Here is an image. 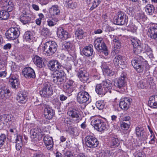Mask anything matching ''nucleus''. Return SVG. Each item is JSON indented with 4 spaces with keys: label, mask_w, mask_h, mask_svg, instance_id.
Segmentation results:
<instances>
[{
    "label": "nucleus",
    "mask_w": 157,
    "mask_h": 157,
    "mask_svg": "<svg viewBox=\"0 0 157 157\" xmlns=\"http://www.w3.org/2000/svg\"><path fill=\"white\" fill-rule=\"evenodd\" d=\"M119 144L120 142L117 138L113 137L111 140L109 144L110 147L114 148L118 147Z\"/></svg>",
    "instance_id": "32"
},
{
    "label": "nucleus",
    "mask_w": 157,
    "mask_h": 157,
    "mask_svg": "<svg viewBox=\"0 0 157 157\" xmlns=\"http://www.w3.org/2000/svg\"><path fill=\"white\" fill-rule=\"evenodd\" d=\"M75 86V83L74 81L69 79L63 86V90L68 94H71L74 89Z\"/></svg>",
    "instance_id": "10"
},
{
    "label": "nucleus",
    "mask_w": 157,
    "mask_h": 157,
    "mask_svg": "<svg viewBox=\"0 0 157 157\" xmlns=\"http://www.w3.org/2000/svg\"><path fill=\"white\" fill-rule=\"evenodd\" d=\"M19 19L24 24L28 23L31 20V17L26 14L25 11L21 15Z\"/></svg>",
    "instance_id": "30"
},
{
    "label": "nucleus",
    "mask_w": 157,
    "mask_h": 157,
    "mask_svg": "<svg viewBox=\"0 0 157 157\" xmlns=\"http://www.w3.org/2000/svg\"><path fill=\"white\" fill-rule=\"evenodd\" d=\"M33 60L34 63L37 67L40 68L43 67L44 62L41 57L37 55H35L33 58Z\"/></svg>",
    "instance_id": "24"
},
{
    "label": "nucleus",
    "mask_w": 157,
    "mask_h": 157,
    "mask_svg": "<svg viewBox=\"0 0 157 157\" xmlns=\"http://www.w3.org/2000/svg\"><path fill=\"white\" fill-rule=\"evenodd\" d=\"M43 141L45 146L48 150L51 151L53 150L54 142L52 137L46 136L44 138Z\"/></svg>",
    "instance_id": "16"
},
{
    "label": "nucleus",
    "mask_w": 157,
    "mask_h": 157,
    "mask_svg": "<svg viewBox=\"0 0 157 157\" xmlns=\"http://www.w3.org/2000/svg\"><path fill=\"white\" fill-rule=\"evenodd\" d=\"M49 11L50 15L54 17L59 15L60 13V10L57 5L52 6L49 9Z\"/></svg>",
    "instance_id": "27"
},
{
    "label": "nucleus",
    "mask_w": 157,
    "mask_h": 157,
    "mask_svg": "<svg viewBox=\"0 0 157 157\" xmlns=\"http://www.w3.org/2000/svg\"><path fill=\"white\" fill-rule=\"evenodd\" d=\"M78 76L80 80L83 83L89 82H88L89 79L88 75L85 71L79 70L78 73Z\"/></svg>",
    "instance_id": "20"
},
{
    "label": "nucleus",
    "mask_w": 157,
    "mask_h": 157,
    "mask_svg": "<svg viewBox=\"0 0 157 157\" xmlns=\"http://www.w3.org/2000/svg\"><path fill=\"white\" fill-rule=\"evenodd\" d=\"M54 75L52 78V81L56 85H59L65 81L66 76L63 69L55 71Z\"/></svg>",
    "instance_id": "2"
},
{
    "label": "nucleus",
    "mask_w": 157,
    "mask_h": 157,
    "mask_svg": "<svg viewBox=\"0 0 157 157\" xmlns=\"http://www.w3.org/2000/svg\"><path fill=\"white\" fill-rule=\"evenodd\" d=\"M137 86L139 88L144 89L148 87L149 85L148 84L146 80H142L139 82L137 83Z\"/></svg>",
    "instance_id": "39"
},
{
    "label": "nucleus",
    "mask_w": 157,
    "mask_h": 157,
    "mask_svg": "<svg viewBox=\"0 0 157 157\" xmlns=\"http://www.w3.org/2000/svg\"><path fill=\"white\" fill-rule=\"evenodd\" d=\"M103 121L100 119L94 118L93 119L91 122V124L96 129V128L99 124H101Z\"/></svg>",
    "instance_id": "43"
},
{
    "label": "nucleus",
    "mask_w": 157,
    "mask_h": 157,
    "mask_svg": "<svg viewBox=\"0 0 157 157\" xmlns=\"http://www.w3.org/2000/svg\"><path fill=\"white\" fill-rule=\"evenodd\" d=\"M67 114L76 123L78 122L80 117V114L78 111L76 109L71 108H69L68 110Z\"/></svg>",
    "instance_id": "12"
},
{
    "label": "nucleus",
    "mask_w": 157,
    "mask_h": 157,
    "mask_svg": "<svg viewBox=\"0 0 157 157\" xmlns=\"http://www.w3.org/2000/svg\"><path fill=\"white\" fill-rule=\"evenodd\" d=\"M144 131V128L141 126H138L136 127L135 129V131L137 136L138 137L140 135H141V134Z\"/></svg>",
    "instance_id": "47"
},
{
    "label": "nucleus",
    "mask_w": 157,
    "mask_h": 157,
    "mask_svg": "<svg viewBox=\"0 0 157 157\" xmlns=\"http://www.w3.org/2000/svg\"><path fill=\"white\" fill-rule=\"evenodd\" d=\"M101 0H94L92 3V5L90 8V10H92L96 8L101 2Z\"/></svg>",
    "instance_id": "49"
},
{
    "label": "nucleus",
    "mask_w": 157,
    "mask_h": 157,
    "mask_svg": "<svg viewBox=\"0 0 157 157\" xmlns=\"http://www.w3.org/2000/svg\"><path fill=\"white\" fill-rule=\"evenodd\" d=\"M131 41L133 48L136 47L137 45H139L142 44L140 41L136 37L131 38Z\"/></svg>",
    "instance_id": "45"
},
{
    "label": "nucleus",
    "mask_w": 157,
    "mask_h": 157,
    "mask_svg": "<svg viewBox=\"0 0 157 157\" xmlns=\"http://www.w3.org/2000/svg\"><path fill=\"white\" fill-rule=\"evenodd\" d=\"M40 133V130L38 128H34L31 129L30 131L31 137L32 139L36 138L37 136Z\"/></svg>",
    "instance_id": "35"
},
{
    "label": "nucleus",
    "mask_w": 157,
    "mask_h": 157,
    "mask_svg": "<svg viewBox=\"0 0 157 157\" xmlns=\"http://www.w3.org/2000/svg\"><path fill=\"white\" fill-rule=\"evenodd\" d=\"M148 33L150 34L151 38L157 40V26H151L148 29Z\"/></svg>",
    "instance_id": "25"
},
{
    "label": "nucleus",
    "mask_w": 157,
    "mask_h": 157,
    "mask_svg": "<svg viewBox=\"0 0 157 157\" xmlns=\"http://www.w3.org/2000/svg\"><path fill=\"white\" fill-rule=\"evenodd\" d=\"M104 104L103 101H97L96 103V107L99 110H102L104 107Z\"/></svg>",
    "instance_id": "50"
},
{
    "label": "nucleus",
    "mask_w": 157,
    "mask_h": 157,
    "mask_svg": "<svg viewBox=\"0 0 157 157\" xmlns=\"http://www.w3.org/2000/svg\"><path fill=\"white\" fill-rule=\"evenodd\" d=\"M27 93L25 90L19 91L17 94V99L19 103L24 104L27 101Z\"/></svg>",
    "instance_id": "17"
},
{
    "label": "nucleus",
    "mask_w": 157,
    "mask_h": 157,
    "mask_svg": "<svg viewBox=\"0 0 157 157\" xmlns=\"http://www.w3.org/2000/svg\"><path fill=\"white\" fill-rule=\"evenodd\" d=\"M42 97H49L53 94V91L50 83L48 82L44 83L42 88L40 92Z\"/></svg>",
    "instance_id": "6"
},
{
    "label": "nucleus",
    "mask_w": 157,
    "mask_h": 157,
    "mask_svg": "<svg viewBox=\"0 0 157 157\" xmlns=\"http://www.w3.org/2000/svg\"><path fill=\"white\" fill-rule=\"evenodd\" d=\"M101 44H99L97 46L98 47H95V48L99 52H103L104 55L107 56L108 55L109 53L106 45L104 41L102 42Z\"/></svg>",
    "instance_id": "28"
},
{
    "label": "nucleus",
    "mask_w": 157,
    "mask_h": 157,
    "mask_svg": "<svg viewBox=\"0 0 157 157\" xmlns=\"http://www.w3.org/2000/svg\"><path fill=\"white\" fill-rule=\"evenodd\" d=\"M2 122L4 124V122H7V114H4L1 115Z\"/></svg>",
    "instance_id": "63"
},
{
    "label": "nucleus",
    "mask_w": 157,
    "mask_h": 157,
    "mask_svg": "<svg viewBox=\"0 0 157 157\" xmlns=\"http://www.w3.org/2000/svg\"><path fill=\"white\" fill-rule=\"evenodd\" d=\"M103 72H104L108 75L110 76H113L114 74V72L110 70L109 68Z\"/></svg>",
    "instance_id": "61"
},
{
    "label": "nucleus",
    "mask_w": 157,
    "mask_h": 157,
    "mask_svg": "<svg viewBox=\"0 0 157 157\" xmlns=\"http://www.w3.org/2000/svg\"><path fill=\"white\" fill-rule=\"evenodd\" d=\"M126 76L122 74L121 77L115 80L114 85L117 88L122 89L126 85Z\"/></svg>",
    "instance_id": "8"
},
{
    "label": "nucleus",
    "mask_w": 157,
    "mask_h": 157,
    "mask_svg": "<svg viewBox=\"0 0 157 157\" xmlns=\"http://www.w3.org/2000/svg\"><path fill=\"white\" fill-rule=\"evenodd\" d=\"M148 105L151 107L157 108V95H154L149 98Z\"/></svg>",
    "instance_id": "26"
},
{
    "label": "nucleus",
    "mask_w": 157,
    "mask_h": 157,
    "mask_svg": "<svg viewBox=\"0 0 157 157\" xmlns=\"http://www.w3.org/2000/svg\"><path fill=\"white\" fill-rule=\"evenodd\" d=\"M128 17L123 12H118L114 19V23L118 25H127Z\"/></svg>",
    "instance_id": "5"
},
{
    "label": "nucleus",
    "mask_w": 157,
    "mask_h": 157,
    "mask_svg": "<svg viewBox=\"0 0 157 157\" xmlns=\"http://www.w3.org/2000/svg\"><path fill=\"white\" fill-rule=\"evenodd\" d=\"M150 50V48L148 45L143 44H141L133 48V51L136 54H140L142 52H148Z\"/></svg>",
    "instance_id": "14"
},
{
    "label": "nucleus",
    "mask_w": 157,
    "mask_h": 157,
    "mask_svg": "<svg viewBox=\"0 0 157 157\" xmlns=\"http://www.w3.org/2000/svg\"><path fill=\"white\" fill-rule=\"evenodd\" d=\"M14 5L12 2H10V3L7 4V5L5 6H4L2 7L3 9L5 11H7V12L11 11L13 8Z\"/></svg>",
    "instance_id": "41"
},
{
    "label": "nucleus",
    "mask_w": 157,
    "mask_h": 157,
    "mask_svg": "<svg viewBox=\"0 0 157 157\" xmlns=\"http://www.w3.org/2000/svg\"><path fill=\"white\" fill-rule=\"evenodd\" d=\"M6 138V136L4 134H2L0 136V148L5 143Z\"/></svg>",
    "instance_id": "54"
},
{
    "label": "nucleus",
    "mask_w": 157,
    "mask_h": 157,
    "mask_svg": "<svg viewBox=\"0 0 157 157\" xmlns=\"http://www.w3.org/2000/svg\"><path fill=\"white\" fill-rule=\"evenodd\" d=\"M10 82L12 87L15 89H17L18 87L20 82L18 79L15 76H12L10 79Z\"/></svg>",
    "instance_id": "29"
},
{
    "label": "nucleus",
    "mask_w": 157,
    "mask_h": 157,
    "mask_svg": "<svg viewBox=\"0 0 157 157\" xmlns=\"http://www.w3.org/2000/svg\"><path fill=\"white\" fill-rule=\"evenodd\" d=\"M59 20L58 18H52L51 20L48 19L47 21V24L50 27H52L57 24Z\"/></svg>",
    "instance_id": "40"
},
{
    "label": "nucleus",
    "mask_w": 157,
    "mask_h": 157,
    "mask_svg": "<svg viewBox=\"0 0 157 157\" xmlns=\"http://www.w3.org/2000/svg\"><path fill=\"white\" fill-rule=\"evenodd\" d=\"M32 157H46L44 154L41 152H35L33 154Z\"/></svg>",
    "instance_id": "58"
},
{
    "label": "nucleus",
    "mask_w": 157,
    "mask_h": 157,
    "mask_svg": "<svg viewBox=\"0 0 157 157\" xmlns=\"http://www.w3.org/2000/svg\"><path fill=\"white\" fill-rule=\"evenodd\" d=\"M50 69L52 71H56L57 70H62L64 68L60 63L57 60L52 59L50 60L48 64Z\"/></svg>",
    "instance_id": "11"
},
{
    "label": "nucleus",
    "mask_w": 157,
    "mask_h": 157,
    "mask_svg": "<svg viewBox=\"0 0 157 157\" xmlns=\"http://www.w3.org/2000/svg\"><path fill=\"white\" fill-rule=\"evenodd\" d=\"M102 84L105 90L106 91V92L111 88V81L108 79H106L105 81H103Z\"/></svg>",
    "instance_id": "33"
},
{
    "label": "nucleus",
    "mask_w": 157,
    "mask_h": 157,
    "mask_svg": "<svg viewBox=\"0 0 157 157\" xmlns=\"http://www.w3.org/2000/svg\"><path fill=\"white\" fill-rule=\"evenodd\" d=\"M22 136L20 135H17V140L19 142V143L16 144V148L18 151L20 150L22 146Z\"/></svg>",
    "instance_id": "42"
},
{
    "label": "nucleus",
    "mask_w": 157,
    "mask_h": 157,
    "mask_svg": "<svg viewBox=\"0 0 157 157\" xmlns=\"http://www.w3.org/2000/svg\"><path fill=\"white\" fill-rule=\"evenodd\" d=\"M155 8L153 5L150 4H148L145 7L146 12L150 15L152 14L154 12Z\"/></svg>",
    "instance_id": "37"
},
{
    "label": "nucleus",
    "mask_w": 157,
    "mask_h": 157,
    "mask_svg": "<svg viewBox=\"0 0 157 157\" xmlns=\"http://www.w3.org/2000/svg\"><path fill=\"white\" fill-rule=\"evenodd\" d=\"M22 72V74L27 78H34L36 77L35 71L31 67H28L24 68Z\"/></svg>",
    "instance_id": "13"
},
{
    "label": "nucleus",
    "mask_w": 157,
    "mask_h": 157,
    "mask_svg": "<svg viewBox=\"0 0 157 157\" xmlns=\"http://www.w3.org/2000/svg\"><path fill=\"white\" fill-rule=\"evenodd\" d=\"M72 152L70 151H67L64 153V157H73Z\"/></svg>",
    "instance_id": "59"
},
{
    "label": "nucleus",
    "mask_w": 157,
    "mask_h": 157,
    "mask_svg": "<svg viewBox=\"0 0 157 157\" xmlns=\"http://www.w3.org/2000/svg\"><path fill=\"white\" fill-rule=\"evenodd\" d=\"M113 41L115 48L117 49L120 48L121 46V44L119 38L116 36L114 39H113Z\"/></svg>",
    "instance_id": "44"
},
{
    "label": "nucleus",
    "mask_w": 157,
    "mask_h": 157,
    "mask_svg": "<svg viewBox=\"0 0 157 157\" xmlns=\"http://www.w3.org/2000/svg\"><path fill=\"white\" fill-rule=\"evenodd\" d=\"M20 34V31L17 28H11L9 29L5 33L7 39L12 40L17 38Z\"/></svg>",
    "instance_id": "7"
},
{
    "label": "nucleus",
    "mask_w": 157,
    "mask_h": 157,
    "mask_svg": "<svg viewBox=\"0 0 157 157\" xmlns=\"http://www.w3.org/2000/svg\"><path fill=\"white\" fill-rule=\"evenodd\" d=\"M147 63L141 56H139L137 58L132 61V64L138 72H142L144 70V64Z\"/></svg>",
    "instance_id": "4"
},
{
    "label": "nucleus",
    "mask_w": 157,
    "mask_h": 157,
    "mask_svg": "<svg viewBox=\"0 0 157 157\" xmlns=\"http://www.w3.org/2000/svg\"><path fill=\"white\" fill-rule=\"evenodd\" d=\"M12 1L11 0H1L0 3L2 7H3L7 5V4L10 3V2Z\"/></svg>",
    "instance_id": "60"
},
{
    "label": "nucleus",
    "mask_w": 157,
    "mask_h": 157,
    "mask_svg": "<svg viewBox=\"0 0 157 157\" xmlns=\"http://www.w3.org/2000/svg\"><path fill=\"white\" fill-rule=\"evenodd\" d=\"M148 133L147 132L144 131L138 137L142 140H146L147 138Z\"/></svg>",
    "instance_id": "52"
},
{
    "label": "nucleus",
    "mask_w": 157,
    "mask_h": 157,
    "mask_svg": "<svg viewBox=\"0 0 157 157\" xmlns=\"http://www.w3.org/2000/svg\"><path fill=\"white\" fill-rule=\"evenodd\" d=\"M65 4L68 7L71 8H73L75 7L73 3L72 0H63Z\"/></svg>",
    "instance_id": "56"
},
{
    "label": "nucleus",
    "mask_w": 157,
    "mask_h": 157,
    "mask_svg": "<svg viewBox=\"0 0 157 157\" xmlns=\"http://www.w3.org/2000/svg\"><path fill=\"white\" fill-rule=\"evenodd\" d=\"M85 86L81 85L80 87L81 89L82 90L80 91L78 93L77 96V101L80 104L86 103L89 101V95L88 92L83 90L85 89Z\"/></svg>",
    "instance_id": "3"
},
{
    "label": "nucleus",
    "mask_w": 157,
    "mask_h": 157,
    "mask_svg": "<svg viewBox=\"0 0 157 157\" xmlns=\"http://www.w3.org/2000/svg\"><path fill=\"white\" fill-rule=\"evenodd\" d=\"M85 142L86 145L90 148H94L98 146V140L94 137L87 136L85 138Z\"/></svg>",
    "instance_id": "9"
},
{
    "label": "nucleus",
    "mask_w": 157,
    "mask_h": 157,
    "mask_svg": "<svg viewBox=\"0 0 157 157\" xmlns=\"http://www.w3.org/2000/svg\"><path fill=\"white\" fill-rule=\"evenodd\" d=\"M83 35V33L82 30L80 28H78L76 31L75 33V36L78 39H81L82 38Z\"/></svg>",
    "instance_id": "46"
},
{
    "label": "nucleus",
    "mask_w": 157,
    "mask_h": 157,
    "mask_svg": "<svg viewBox=\"0 0 157 157\" xmlns=\"http://www.w3.org/2000/svg\"><path fill=\"white\" fill-rule=\"evenodd\" d=\"M126 63L125 57L120 55L116 56L113 59V63L115 66L125 65Z\"/></svg>",
    "instance_id": "21"
},
{
    "label": "nucleus",
    "mask_w": 157,
    "mask_h": 157,
    "mask_svg": "<svg viewBox=\"0 0 157 157\" xmlns=\"http://www.w3.org/2000/svg\"><path fill=\"white\" fill-rule=\"evenodd\" d=\"M103 41L102 39L101 38H97L94 41V47H98V46L99 44H101V43Z\"/></svg>",
    "instance_id": "55"
},
{
    "label": "nucleus",
    "mask_w": 157,
    "mask_h": 157,
    "mask_svg": "<svg viewBox=\"0 0 157 157\" xmlns=\"http://www.w3.org/2000/svg\"><path fill=\"white\" fill-rule=\"evenodd\" d=\"M105 124L104 122H102L96 128V129L99 131L101 132L105 130Z\"/></svg>",
    "instance_id": "51"
},
{
    "label": "nucleus",
    "mask_w": 157,
    "mask_h": 157,
    "mask_svg": "<svg viewBox=\"0 0 157 157\" xmlns=\"http://www.w3.org/2000/svg\"><path fill=\"white\" fill-rule=\"evenodd\" d=\"M72 47V44L69 42L65 41L62 44V49H66L67 51H69L71 50Z\"/></svg>",
    "instance_id": "36"
},
{
    "label": "nucleus",
    "mask_w": 157,
    "mask_h": 157,
    "mask_svg": "<svg viewBox=\"0 0 157 157\" xmlns=\"http://www.w3.org/2000/svg\"><path fill=\"white\" fill-rule=\"evenodd\" d=\"M132 101V99L128 97H125L122 99L120 102L119 106L122 109L127 110Z\"/></svg>",
    "instance_id": "15"
},
{
    "label": "nucleus",
    "mask_w": 157,
    "mask_h": 157,
    "mask_svg": "<svg viewBox=\"0 0 157 157\" xmlns=\"http://www.w3.org/2000/svg\"><path fill=\"white\" fill-rule=\"evenodd\" d=\"M93 53V45L92 44H90L88 46L85 47L81 52V53H82L85 56L87 57L91 56Z\"/></svg>",
    "instance_id": "23"
},
{
    "label": "nucleus",
    "mask_w": 157,
    "mask_h": 157,
    "mask_svg": "<svg viewBox=\"0 0 157 157\" xmlns=\"http://www.w3.org/2000/svg\"><path fill=\"white\" fill-rule=\"evenodd\" d=\"M127 13L130 16H133L135 13V9L134 7H131L127 8L126 11Z\"/></svg>",
    "instance_id": "53"
},
{
    "label": "nucleus",
    "mask_w": 157,
    "mask_h": 157,
    "mask_svg": "<svg viewBox=\"0 0 157 157\" xmlns=\"http://www.w3.org/2000/svg\"><path fill=\"white\" fill-rule=\"evenodd\" d=\"M10 91L6 87H1L0 88V98L6 100L11 96Z\"/></svg>",
    "instance_id": "19"
},
{
    "label": "nucleus",
    "mask_w": 157,
    "mask_h": 157,
    "mask_svg": "<svg viewBox=\"0 0 157 157\" xmlns=\"http://www.w3.org/2000/svg\"><path fill=\"white\" fill-rule=\"evenodd\" d=\"M23 37L26 41L29 42L32 41L33 38L32 33L30 31L26 32L24 35Z\"/></svg>",
    "instance_id": "34"
},
{
    "label": "nucleus",
    "mask_w": 157,
    "mask_h": 157,
    "mask_svg": "<svg viewBox=\"0 0 157 157\" xmlns=\"http://www.w3.org/2000/svg\"><path fill=\"white\" fill-rule=\"evenodd\" d=\"M57 35L59 37L63 40L67 39L70 36L68 33L63 30L62 28L59 27L58 29Z\"/></svg>",
    "instance_id": "22"
},
{
    "label": "nucleus",
    "mask_w": 157,
    "mask_h": 157,
    "mask_svg": "<svg viewBox=\"0 0 157 157\" xmlns=\"http://www.w3.org/2000/svg\"><path fill=\"white\" fill-rule=\"evenodd\" d=\"M6 64V60L3 59L0 56V65L5 66Z\"/></svg>",
    "instance_id": "64"
},
{
    "label": "nucleus",
    "mask_w": 157,
    "mask_h": 157,
    "mask_svg": "<svg viewBox=\"0 0 157 157\" xmlns=\"http://www.w3.org/2000/svg\"><path fill=\"white\" fill-rule=\"evenodd\" d=\"M10 14L8 12L4 10H0V20H6L9 17Z\"/></svg>",
    "instance_id": "38"
},
{
    "label": "nucleus",
    "mask_w": 157,
    "mask_h": 157,
    "mask_svg": "<svg viewBox=\"0 0 157 157\" xmlns=\"http://www.w3.org/2000/svg\"><path fill=\"white\" fill-rule=\"evenodd\" d=\"M42 33L44 36H49L51 35L50 30L47 28H44L42 29Z\"/></svg>",
    "instance_id": "57"
},
{
    "label": "nucleus",
    "mask_w": 157,
    "mask_h": 157,
    "mask_svg": "<svg viewBox=\"0 0 157 157\" xmlns=\"http://www.w3.org/2000/svg\"><path fill=\"white\" fill-rule=\"evenodd\" d=\"M101 67L103 72L104 71L108 69H109L108 64L107 63L105 62L102 63Z\"/></svg>",
    "instance_id": "62"
},
{
    "label": "nucleus",
    "mask_w": 157,
    "mask_h": 157,
    "mask_svg": "<svg viewBox=\"0 0 157 157\" xmlns=\"http://www.w3.org/2000/svg\"><path fill=\"white\" fill-rule=\"evenodd\" d=\"M95 91L97 93L99 94L105 95L106 93L102 83L97 84L95 87Z\"/></svg>",
    "instance_id": "31"
},
{
    "label": "nucleus",
    "mask_w": 157,
    "mask_h": 157,
    "mask_svg": "<svg viewBox=\"0 0 157 157\" xmlns=\"http://www.w3.org/2000/svg\"><path fill=\"white\" fill-rule=\"evenodd\" d=\"M43 105L44 108V115L45 118L48 120L52 119L54 114L52 109L48 105L43 104Z\"/></svg>",
    "instance_id": "18"
},
{
    "label": "nucleus",
    "mask_w": 157,
    "mask_h": 157,
    "mask_svg": "<svg viewBox=\"0 0 157 157\" xmlns=\"http://www.w3.org/2000/svg\"><path fill=\"white\" fill-rule=\"evenodd\" d=\"M58 47L57 44L54 41L46 42L43 47L45 54L48 56H52L56 52Z\"/></svg>",
    "instance_id": "1"
},
{
    "label": "nucleus",
    "mask_w": 157,
    "mask_h": 157,
    "mask_svg": "<svg viewBox=\"0 0 157 157\" xmlns=\"http://www.w3.org/2000/svg\"><path fill=\"white\" fill-rule=\"evenodd\" d=\"M130 125V121L128 122H123L121 124V128L124 130H127L129 128Z\"/></svg>",
    "instance_id": "48"
}]
</instances>
